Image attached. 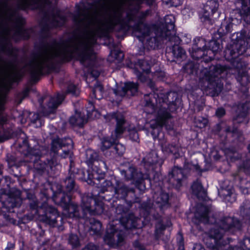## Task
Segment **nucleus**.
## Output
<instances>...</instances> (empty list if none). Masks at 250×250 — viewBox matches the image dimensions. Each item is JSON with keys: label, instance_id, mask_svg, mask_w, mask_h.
<instances>
[{"label": "nucleus", "instance_id": "19", "mask_svg": "<svg viewBox=\"0 0 250 250\" xmlns=\"http://www.w3.org/2000/svg\"><path fill=\"white\" fill-rule=\"evenodd\" d=\"M15 247V245L12 243H8L7 246L5 250H13Z\"/></svg>", "mask_w": 250, "mask_h": 250}, {"label": "nucleus", "instance_id": "27", "mask_svg": "<svg viewBox=\"0 0 250 250\" xmlns=\"http://www.w3.org/2000/svg\"><path fill=\"white\" fill-rule=\"evenodd\" d=\"M174 54H176V50L175 49V50H174Z\"/></svg>", "mask_w": 250, "mask_h": 250}, {"label": "nucleus", "instance_id": "4", "mask_svg": "<svg viewBox=\"0 0 250 250\" xmlns=\"http://www.w3.org/2000/svg\"><path fill=\"white\" fill-rule=\"evenodd\" d=\"M64 98V95L63 94H59L56 96L52 98L48 104V107L50 112H53L61 104Z\"/></svg>", "mask_w": 250, "mask_h": 250}, {"label": "nucleus", "instance_id": "28", "mask_svg": "<svg viewBox=\"0 0 250 250\" xmlns=\"http://www.w3.org/2000/svg\"><path fill=\"white\" fill-rule=\"evenodd\" d=\"M68 92H72V91H71L70 90V89H68Z\"/></svg>", "mask_w": 250, "mask_h": 250}, {"label": "nucleus", "instance_id": "10", "mask_svg": "<svg viewBox=\"0 0 250 250\" xmlns=\"http://www.w3.org/2000/svg\"><path fill=\"white\" fill-rule=\"evenodd\" d=\"M114 149H115L116 153L119 155L123 154L125 151V146L120 144H116L114 146Z\"/></svg>", "mask_w": 250, "mask_h": 250}, {"label": "nucleus", "instance_id": "20", "mask_svg": "<svg viewBox=\"0 0 250 250\" xmlns=\"http://www.w3.org/2000/svg\"><path fill=\"white\" fill-rule=\"evenodd\" d=\"M177 51H179L180 54H181L179 55L180 57H182L183 56H185V50H184L182 48H181L178 47V48H177Z\"/></svg>", "mask_w": 250, "mask_h": 250}, {"label": "nucleus", "instance_id": "16", "mask_svg": "<svg viewBox=\"0 0 250 250\" xmlns=\"http://www.w3.org/2000/svg\"><path fill=\"white\" fill-rule=\"evenodd\" d=\"M112 146V143L107 140H104L103 142V145L101 147L102 150L104 151V150L109 148Z\"/></svg>", "mask_w": 250, "mask_h": 250}, {"label": "nucleus", "instance_id": "9", "mask_svg": "<svg viewBox=\"0 0 250 250\" xmlns=\"http://www.w3.org/2000/svg\"><path fill=\"white\" fill-rule=\"evenodd\" d=\"M139 66L140 69L142 70L144 72L148 73L150 70V65L146 61H139Z\"/></svg>", "mask_w": 250, "mask_h": 250}, {"label": "nucleus", "instance_id": "13", "mask_svg": "<svg viewBox=\"0 0 250 250\" xmlns=\"http://www.w3.org/2000/svg\"><path fill=\"white\" fill-rule=\"evenodd\" d=\"M135 174L136 171L134 169L130 168L127 172L126 179L131 180L134 179Z\"/></svg>", "mask_w": 250, "mask_h": 250}, {"label": "nucleus", "instance_id": "12", "mask_svg": "<svg viewBox=\"0 0 250 250\" xmlns=\"http://www.w3.org/2000/svg\"><path fill=\"white\" fill-rule=\"evenodd\" d=\"M231 222V220L230 218H226L225 220L222 221V228L223 229L227 230L230 228V223Z\"/></svg>", "mask_w": 250, "mask_h": 250}, {"label": "nucleus", "instance_id": "24", "mask_svg": "<svg viewBox=\"0 0 250 250\" xmlns=\"http://www.w3.org/2000/svg\"><path fill=\"white\" fill-rule=\"evenodd\" d=\"M134 135L135 136H136V137H137V136H138V135H137V133H136V132H135V133H134Z\"/></svg>", "mask_w": 250, "mask_h": 250}, {"label": "nucleus", "instance_id": "8", "mask_svg": "<svg viewBox=\"0 0 250 250\" xmlns=\"http://www.w3.org/2000/svg\"><path fill=\"white\" fill-rule=\"evenodd\" d=\"M93 93L96 99H101L103 95V88L102 85L97 83L94 87Z\"/></svg>", "mask_w": 250, "mask_h": 250}, {"label": "nucleus", "instance_id": "21", "mask_svg": "<svg viewBox=\"0 0 250 250\" xmlns=\"http://www.w3.org/2000/svg\"><path fill=\"white\" fill-rule=\"evenodd\" d=\"M68 181L70 182L72 184V187H73V184H74V182L72 180H71L70 179H69L68 180Z\"/></svg>", "mask_w": 250, "mask_h": 250}, {"label": "nucleus", "instance_id": "2", "mask_svg": "<svg viewBox=\"0 0 250 250\" xmlns=\"http://www.w3.org/2000/svg\"><path fill=\"white\" fill-rule=\"evenodd\" d=\"M48 58V57H46V55H43L35 59L32 63V68L33 73L39 74L41 72L43 64Z\"/></svg>", "mask_w": 250, "mask_h": 250}, {"label": "nucleus", "instance_id": "26", "mask_svg": "<svg viewBox=\"0 0 250 250\" xmlns=\"http://www.w3.org/2000/svg\"><path fill=\"white\" fill-rule=\"evenodd\" d=\"M199 250H205L204 248H201Z\"/></svg>", "mask_w": 250, "mask_h": 250}, {"label": "nucleus", "instance_id": "15", "mask_svg": "<svg viewBox=\"0 0 250 250\" xmlns=\"http://www.w3.org/2000/svg\"><path fill=\"white\" fill-rule=\"evenodd\" d=\"M168 31L166 34V36H169L170 35H172L175 34V31H174V25L173 22H170L168 25Z\"/></svg>", "mask_w": 250, "mask_h": 250}, {"label": "nucleus", "instance_id": "25", "mask_svg": "<svg viewBox=\"0 0 250 250\" xmlns=\"http://www.w3.org/2000/svg\"><path fill=\"white\" fill-rule=\"evenodd\" d=\"M54 55H55V56L57 55V54H56V53H55V54H51V56H54Z\"/></svg>", "mask_w": 250, "mask_h": 250}, {"label": "nucleus", "instance_id": "31", "mask_svg": "<svg viewBox=\"0 0 250 250\" xmlns=\"http://www.w3.org/2000/svg\"><path fill=\"white\" fill-rule=\"evenodd\" d=\"M74 94H77L76 93V91H75V92H73Z\"/></svg>", "mask_w": 250, "mask_h": 250}, {"label": "nucleus", "instance_id": "6", "mask_svg": "<svg viewBox=\"0 0 250 250\" xmlns=\"http://www.w3.org/2000/svg\"><path fill=\"white\" fill-rule=\"evenodd\" d=\"M171 174L173 180L177 182V186H180L182 180L184 177L182 169L178 167H174L172 170Z\"/></svg>", "mask_w": 250, "mask_h": 250}, {"label": "nucleus", "instance_id": "17", "mask_svg": "<svg viewBox=\"0 0 250 250\" xmlns=\"http://www.w3.org/2000/svg\"><path fill=\"white\" fill-rule=\"evenodd\" d=\"M225 110L223 108H219L216 111V116L218 117H221L225 114Z\"/></svg>", "mask_w": 250, "mask_h": 250}, {"label": "nucleus", "instance_id": "5", "mask_svg": "<svg viewBox=\"0 0 250 250\" xmlns=\"http://www.w3.org/2000/svg\"><path fill=\"white\" fill-rule=\"evenodd\" d=\"M193 193L199 198H202L206 196V193L201 184L197 182L193 183L192 186Z\"/></svg>", "mask_w": 250, "mask_h": 250}, {"label": "nucleus", "instance_id": "7", "mask_svg": "<svg viewBox=\"0 0 250 250\" xmlns=\"http://www.w3.org/2000/svg\"><path fill=\"white\" fill-rule=\"evenodd\" d=\"M124 95L127 91H130L132 95H134L138 91V85L133 83H125V87L123 88Z\"/></svg>", "mask_w": 250, "mask_h": 250}, {"label": "nucleus", "instance_id": "1", "mask_svg": "<svg viewBox=\"0 0 250 250\" xmlns=\"http://www.w3.org/2000/svg\"><path fill=\"white\" fill-rule=\"evenodd\" d=\"M111 119H115L116 121L115 133L116 136L122 134L125 130V122L123 116L121 114H113L109 116Z\"/></svg>", "mask_w": 250, "mask_h": 250}, {"label": "nucleus", "instance_id": "22", "mask_svg": "<svg viewBox=\"0 0 250 250\" xmlns=\"http://www.w3.org/2000/svg\"><path fill=\"white\" fill-rule=\"evenodd\" d=\"M171 18H173L172 16H167L166 17V20L167 21V19H169L170 20Z\"/></svg>", "mask_w": 250, "mask_h": 250}, {"label": "nucleus", "instance_id": "3", "mask_svg": "<svg viewBox=\"0 0 250 250\" xmlns=\"http://www.w3.org/2000/svg\"><path fill=\"white\" fill-rule=\"evenodd\" d=\"M86 122L87 120L84 115L81 112H76L70 119L71 124L79 126H82Z\"/></svg>", "mask_w": 250, "mask_h": 250}, {"label": "nucleus", "instance_id": "32", "mask_svg": "<svg viewBox=\"0 0 250 250\" xmlns=\"http://www.w3.org/2000/svg\"><path fill=\"white\" fill-rule=\"evenodd\" d=\"M166 23H167V24H168V22L167 21H166Z\"/></svg>", "mask_w": 250, "mask_h": 250}, {"label": "nucleus", "instance_id": "30", "mask_svg": "<svg viewBox=\"0 0 250 250\" xmlns=\"http://www.w3.org/2000/svg\"><path fill=\"white\" fill-rule=\"evenodd\" d=\"M139 79H141L142 81H143V79L141 77H139Z\"/></svg>", "mask_w": 250, "mask_h": 250}, {"label": "nucleus", "instance_id": "18", "mask_svg": "<svg viewBox=\"0 0 250 250\" xmlns=\"http://www.w3.org/2000/svg\"><path fill=\"white\" fill-rule=\"evenodd\" d=\"M161 198L162 199V202H163V203L167 202L168 199V195L167 193H163L161 195Z\"/></svg>", "mask_w": 250, "mask_h": 250}, {"label": "nucleus", "instance_id": "11", "mask_svg": "<svg viewBox=\"0 0 250 250\" xmlns=\"http://www.w3.org/2000/svg\"><path fill=\"white\" fill-rule=\"evenodd\" d=\"M69 242L74 246H77L79 245V244L78 236L74 234H72L70 235L69 238Z\"/></svg>", "mask_w": 250, "mask_h": 250}, {"label": "nucleus", "instance_id": "29", "mask_svg": "<svg viewBox=\"0 0 250 250\" xmlns=\"http://www.w3.org/2000/svg\"><path fill=\"white\" fill-rule=\"evenodd\" d=\"M219 237V236H218L217 235H216V236H215V237H216V238H217V237Z\"/></svg>", "mask_w": 250, "mask_h": 250}, {"label": "nucleus", "instance_id": "23", "mask_svg": "<svg viewBox=\"0 0 250 250\" xmlns=\"http://www.w3.org/2000/svg\"><path fill=\"white\" fill-rule=\"evenodd\" d=\"M64 156H65L67 154H68V152H64Z\"/></svg>", "mask_w": 250, "mask_h": 250}, {"label": "nucleus", "instance_id": "14", "mask_svg": "<svg viewBox=\"0 0 250 250\" xmlns=\"http://www.w3.org/2000/svg\"><path fill=\"white\" fill-rule=\"evenodd\" d=\"M52 149L54 152L56 149L61 147V145L60 143V139L54 140L52 143Z\"/></svg>", "mask_w": 250, "mask_h": 250}]
</instances>
